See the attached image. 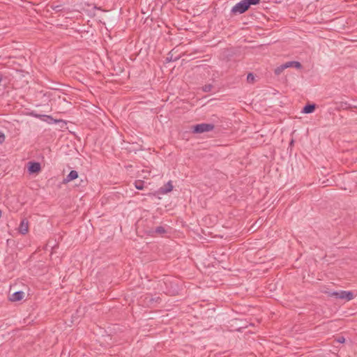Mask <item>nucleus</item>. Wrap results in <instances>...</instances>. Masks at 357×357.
I'll return each mask as SVG.
<instances>
[{"mask_svg":"<svg viewBox=\"0 0 357 357\" xmlns=\"http://www.w3.org/2000/svg\"><path fill=\"white\" fill-rule=\"evenodd\" d=\"M259 0H242L234 6L231 10L232 14H242L245 13L250 6L257 5Z\"/></svg>","mask_w":357,"mask_h":357,"instance_id":"1","label":"nucleus"},{"mask_svg":"<svg viewBox=\"0 0 357 357\" xmlns=\"http://www.w3.org/2000/svg\"><path fill=\"white\" fill-rule=\"evenodd\" d=\"M214 126L211 123H200L192 126L194 133H204L213 130Z\"/></svg>","mask_w":357,"mask_h":357,"instance_id":"2","label":"nucleus"},{"mask_svg":"<svg viewBox=\"0 0 357 357\" xmlns=\"http://www.w3.org/2000/svg\"><path fill=\"white\" fill-rule=\"evenodd\" d=\"M18 231L24 235L29 231V221L26 219L22 220L18 228Z\"/></svg>","mask_w":357,"mask_h":357,"instance_id":"3","label":"nucleus"},{"mask_svg":"<svg viewBox=\"0 0 357 357\" xmlns=\"http://www.w3.org/2000/svg\"><path fill=\"white\" fill-rule=\"evenodd\" d=\"M40 170V165L39 162H30L29 166V172L30 174L32 173H38Z\"/></svg>","mask_w":357,"mask_h":357,"instance_id":"4","label":"nucleus"},{"mask_svg":"<svg viewBox=\"0 0 357 357\" xmlns=\"http://www.w3.org/2000/svg\"><path fill=\"white\" fill-rule=\"evenodd\" d=\"M77 177H78L77 172L75 170H72L67 175V176L64 178L63 182L68 183L70 181H72L76 179Z\"/></svg>","mask_w":357,"mask_h":357,"instance_id":"5","label":"nucleus"},{"mask_svg":"<svg viewBox=\"0 0 357 357\" xmlns=\"http://www.w3.org/2000/svg\"><path fill=\"white\" fill-rule=\"evenodd\" d=\"M340 298L349 301L354 298V295L351 291H340Z\"/></svg>","mask_w":357,"mask_h":357,"instance_id":"6","label":"nucleus"},{"mask_svg":"<svg viewBox=\"0 0 357 357\" xmlns=\"http://www.w3.org/2000/svg\"><path fill=\"white\" fill-rule=\"evenodd\" d=\"M24 292L22 291H16L15 293H13L10 297V300L11 301H21L23 297H24Z\"/></svg>","mask_w":357,"mask_h":357,"instance_id":"7","label":"nucleus"},{"mask_svg":"<svg viewBox=\"0 0 357 357\" xmlns=\"http://www.w3.org/2000/svg\"><path fill=\"white\" fill-rule=\"evenodd\" d=\"M173 190V185L172 183V181L167 182V183L165 185L164 188H161L160 189V192L161 194H167L169 192H171Z\"/></svg>","mask_w":357,"mask_h":357,"instance_id":"8","label":"nucleus"},{"mask_svg":"<svg viewBox=\"0 0 357 357\" xmlns=\"http://www.w3.org/2000/svg\"><path fill=\"white\" fill-rule=\"evenodd\" d=\"M314 109H315V105H314V104L307 105L303 107L302 112L304 114H310V113L313 112Z\"/></svg>","mask_w":357,"mask_h":357,"instance_id":"9","label":"nucleus"},{"mask_svg":"<svg viewBox=\"0 0 357 357\" xmlns=\"http://www.w3.org/2000/svg\"><path fill=\"white\" fill-rule=\"evenodd\" d=\"M301 63L298 61H289L287 62L282 65H281L280 67H301Z\"/></svg>","mask_w":357,"mask_h":357,"instance_id":"10","label":"nucleus"},{"mask_svg":"<svg viewBox=\"0 0 357 357\" xmlns=\"http://www.w3.org/2000/svg\"><path fill=\"white\" fill-rule=\"evenodd\" d=\"M255 76L252 73H249L247 76V81L248 83L253 84L255 82Z\"/></svg>","mask_w":357,"mask_h":357,"instance_id":"11","label":"nucleus"},{"mask_svg":"<svg viewBox=\"0 0 357 357\" xmlns=\"http://www.w3.org/2000/svg\"><path fill=\"white\" fill-rule=\"evenodd\" d=\"M135 186L138 190H142L144 188V182L142 181H137L135 183Z\"/></svg>","mask_w":357,"mask_h":357,"instance_id":"12","label":"nucleus"},{"mask_svg":"<svg viewBox=\"0 0 357 357\" xmlns=\"http://www.w3.org/2000/svg\"><path fill=\"white\" fill-rule=\"evenodd\" d=\"M43 116L46 119L45 121L49 123H52L53 122L56 123L57 121L56 120H54L53 118L50 116L45 115Z\"/></svg>","mask_w":357,"mask_h":357,"instance_id":"13","label":"nucleus"},{"mask_svg":"<svg viewBox=\"0 0 357 357\" xmlns=\"http://www.w3.org/2000/svg\"><path fill=\"white\" fill-rule=\"evenodd\" d=\"M155 232L160 233V234H163V233L165 232V229L162 227H158L155 229Z\"/></svg>","mask_w":357,"mask_h":357,"instance_id":"14","label":"nucleus"},{"mask_svg":"<svg viewBox=\"0 0 357 357\" xmlns=\"http://www.w3.org/2000/svg\"><path fill=\"white\" fill-rule=\"evenodd\" d=\"M340 291H333L331 294V296H333L338 298H340Z\"/></svg>","mask_w":357,"mask_h":357,"instance_id":"15","label":"nucleus"},{"mask_svg":"<svg viewBox=\"0 0 357 357\" xmlns=\"http://www.w3.org/2000/svg\"><path fill=\"white\" fill-rule=\"evenodd\" d=\"M5 140V135L3 132H0V144L3 143Z\"/></svg>","mask_w":357,"mask_h":357,"instance_id":"16","label":"nucleus"},{"mask_svg":"<svg viewBox=\"0 0 357 357\" xmlns=\"http://www.w3.org/2000/svg\"><path fill=\"white\" fill-rule=\"evenodd\" d=\"M344 341H345V339L343 337H340L337 339V342L339 343H343V342H344Z\"/></svg>","mask_w":357,"mask_h":357,"instance_id":"17","label":"nucleus"},{"mask_svg":"<svg viewBox=\"0 0 357 357\" xmlns=\"http://www.w3.org/2000/svg\"><path fill=\"white\" fill-rule=\"evenodd\" d=\"M13 61H12V63L10 61H8V63L6 64L7 67H9L10 66H12L13 64Z\"/></svg>","mask_w":357,"mask_h":357,"instance_id":"18","label":"nucleus"},{"mask_svg":"<svg viewBox=\"0 0 357 357\" xmlns=\"http://www.w3.org/2000/svg\"><path fill=\"white\" fill-rule=\"evenodd\" d=\"M280 68H277V70H275V73L278 75L280 73Z\"/></svg>","mask_w":357,"mask_h":357,"instance_id":"19","label":"nucleus"},{"mask_svg":"<svg viewBox=\"0 0 357 357\" xmlns=\"http://www.w3.org/2000/svg\"><path fill=\"white\" fill-rule=\"evenodd\" d=\"M209 89H210V87H209V86H208V87H206V88L204 89V91H209Z\"/></svg>","mask_w":357,"mask_h":357,"instance_id":"20","label":"nucleus"},{"mask_svg":"<svg viewBox=\"0 0 357 357\" xmlns=\"http://www.w3.org/2000/svg\"><path fill=\"white\" fill-rule=\"evenodd\" d=\"M1 217V211H0V218Z\"/></svg>","mask_w":357,"mask_h":357,"instance_id":"21","label":"nucleus"}]
</instances>
